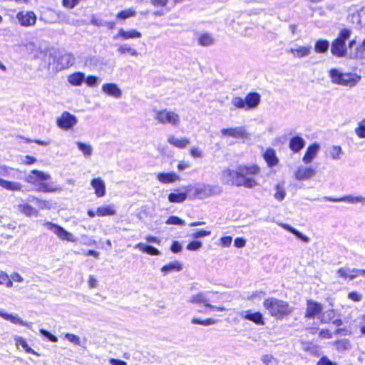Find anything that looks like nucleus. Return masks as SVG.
I'll use <instances>...</instances> for the list:
<instances>
[{"mask_svg":"<svg viewBox=\"0 0 365 365\" xmlns=\"http://www.w3.org/2000/svg\"><path fill=\"white\" fill-rule=\"evenodd\" d=\"M352 31L348 28L341 29L337 37L331 42V52L336 57L349 59H365V38L357 45L356 38L351 39Z\"/></svg>","mask_w":365,"mask_h":365,"instance_id":"nucleus-1","label":"nucleus"},{"mask_svg":"<svg viewBox=\"0 0 365 365\" xmlns=\"http://www.w3.org/2000/svg\"><path fill=\"white\" fill-rule=\"evenodd\" d=\"M260 169L256 165H240L237 169H224L220 174V180L222 184L229 186L252 188L257 185L253 176L259 173Z\"/></svg>","mask_w":365,"mask_h":365,"instance_id":"nucleus-2","label":"nucleus"},{"mask_svg":"<svg viewBox=\"0 0 365 365\" xmlns=\"http://www.w3.org/2000/svg\"><path fill=\"white\" fill-rule=\"evenodd\" d=\"M263 306L268 312L269 314L277 319H284L293 311V308L290 307L287 302L275 297L265 299L263 302Z\"/></svg>","mask_w":365,"mask_h":365,"instance_id":"nucleus-3","label":"nucleus"},{"mask_svg":"<svg viewBox=\"0 0 365 365\" xmlns=\"http://www.w3.org/2000/svg\"><path fill=\"white\" fill-rule=\"evenodd\" d=\"M261 101L259 93H248L245 98L235 97L232 99V104L237 108L249 110L257 107Z\"/></svg>","mask_w":365,"mask_h":365,"instance_id":"nucleus-4","label":"nucleus"},{"mask_svg":"<svg viewBox=\"0 0 365 365\" xmlns=\"http://www.w3.org/2000/svg\"><path fill=\"white\" fill-rule=\"evenodd\" d=\"M330 77L334 83L350 87L355 86L361 79L356 73H341L337 69L330 71Z\"/></svg>","mask_w":365,"mask_h":365,"instance_id":"nucleus-5","label":"nucleus"},{"mask_svg":"<svg viewBox=\"0 0 365 365\" xmlns=\"http://www.w3.org/2000/svg\"><path fill=\"white\" fill-rule=\"evenodd\" d=\"M154 118L161 124H170L173 126H178L180 119L178 113L166 109L155 110Z\"/></svg>","mask_w":365,"mask_h":365,"instance_id":"nucleus-6","label":"nucleus"},{"mask_svg":"<svg viewBox=\"0 0 365 365\" xmlns=\"http://www.w3.org/2000/svg\"><path fill=\"white\" fill-rule=\"evenodd\" d=\"M43 225L46 227L47 230L55 233L61 240L73 242H76L75 237L71 233L66 231L63 227L48 221L43 222Z\"/></svg>","mask_w":365,"mask_h":365,"instance_id":"nucleus-7","label":"nucleus"},{"mask_svg":"<svg viewBox=\"0 0 365 365\" xmlns=\"http://www.w3.org/2000/svg\"><path fill=\"white\" fill-rule=\"evenodd\" d=\"M347 19L355 29H361L365 26V7L351 10Z\"/></svg>","mask_w":365,"mask_h":365,"instance_id":"nucleus-8","label":"nucleus"},{"mask_svg":"<svg viewBox=\"0 0 365 365\" xmlns=\"http://www.w3.org/2000/svg\"><path fill=\"white\" fill-rule=\"evenodd\" d=\"M240 318L250 321L258 326L265 324L263 314L259 312H252V310H242L238 313Z\"/></svg>","mask_w":365,"mask_h":365,"instance_id":"nucleus-9","label":"nucleus"},{"mask_svg":"<svg viewBox=\"0 0 365 365\" xmlns=\"http://www.w3.org/2000/svg\"><path fill=\"white\" fill-rule=\"evenodd\" d=\"M78 120L74 115L65 111L57 118V125L63 130H68L77 124Z\"/></svg>","mask_w":365,"mask_h":365,"instance_id":"nucleus-10","label":"nucleus"},{"mask_svg":"<svg viewBox=\"0 0 365 365\" xmlns=\"http://www.w3.org/2000/svg\"><path fill=\"white\" fill-rule=\"evenodd\" d=\"M16 19L22 26H31L36 24V16L31 11H19L16 14Z\"/></svg>","mask_w":365,"mask_h":365,"instance_id":"nucleus-11","label":"nucleus"},{"mask_svg":"<svg viewBox=\"0 0 365 365\" xmlns=\"http://www.w3.org/2000/svg\"><path fill=\"white\" fill-rule=\"evenodd\" d=\"M221 133L223 136H230L235 138H245L248 135L244 126L222 128Z\"/></svg>","mask_w":365,"mask_h":365,"instance_id":"nucleus-12","label":"nucleus"},{"mask_svg":"<svg viewBox=\"0 0 365 365\" xmlns=\"http://www.w3.org/2000/svg\"><path fill=\"white\" fill-rule=\"evenodd\" d=\"M322 305L312 300H307L305 317L308 319H314L322 311Z\"/></svg>","mask_w":365,"mask_h":365,"instance_id":"nucleus-13","label":"nucleus"},{"mask_svg":"<svg viewBox=\"0 0 365 365\" xmlns=\"http://www.w3.org/2000/svg\"><path fill=\"white\" fill-rule=\"evenodd\" d=\"M220 192L217 187L210 185H202L195 189V193L200 198H206Z\"/></svg>","mask_w":365,"mask_h":365,"instance_id":"nucleus-14","label":"nucleus"},{"mask_svg":"<svg viewBox=\"0 0 365 365\" xmlns=\"http://www.w3.org/2000/svg\"><path fill=\"white\" fill-rule=\"evenodd\" d=\"M324 199L327 201L329 202H349L351 204L355 203H361L362 205H365V197L361 196H352V195H346L341 197L339 198H334L332 197H324Z\"/></svg>","mask_w":365,"mask_h":365,"instance_id":"nucleus-15","label":"nucleus"},{"mask_svg":"<svg viewBox=\"0 0 365 365\" xmlns=\"http://www.w3.org/2000/svg\"><path fill=\"white\" fill-rule=\"evenodd\" d=\"M316 175L315 169L312 167L299 166L294 173L295 178L297 180H308Z\"/></svg>","mask_w":365,"mask_h":365,"instance_id":"nucleus-16","label":"nucleus"},{"mask_svg":"<svg viewBox=\"0 0 365 365\" xmlns=\"http://www.w3.org/2000/svg\"><path fill=\"white\" fill-rule=\"evenodd\" d=\"M312 51V47L310 46H299L296 45L291 48L288 52L291 53L294 57L301 58L303 57L308 56Z\"/></svg>","mask_w":365,"mask_h":365,"instance_id":"nucleus-17","label":"nucleus"},{"mask_svg":"<svg viewBox=\"0 0 365 365\" xmlns=\"http://www.w3.org/2000/svg\"><path fill=\"white\" fill-rule=\"evenodd\" d=\"M319 145L317 143H314L312 145H309L303 156V162L306 164L310 163L317 155L319 150Z\"/></svg>","mask_w":365,"mask_h":365,"instance_id":"nucleus-18","label":"nucleus"},{"mask_svg":"<svg viewBox=\"0 0 365 365\" xmlns=\"http://www.w3.org/2000/svg\"><path fill=\"white\" fill-rule=\"evenodd\" d=\"M141 36V33L135 29L125 31L123 29H120L118 34L113 38L115 39L121 38L124 40H128L130 38H140Z\"/></svg>","mask_w":365,"mask_h":365,"instance_id":"nucleus-19","label":"nucleus"},{"mask_svg":"<svg viewBox=\"0 0 365 365\" xmlns=\"http://www.w3.org/2000/svg\"><path fill=\"white\" fill-rule=\"evenodd\" d=\"M91 185L94 189L97 197H102L106 195V185L101 178H93L91 181Z\"/></svg>","mask_w":365,"mask_h":365,"instance_id":"nucleus-20","label":"nucleus"},{"mask_svg":"<svg viewBox=\"0 0 365 365\" xmlns=\"http://www.w3.org/2000/svg\"><path fill=\"white\" fill-rule=\"evenodd\" d=\"M50 175L38 170H33L27 177V181L35 183L37 181L43 182L50 179Z\"/></svg>","mask_w":365,"mask_h":365,"instance_id":"nucleus-21","label":"nucleus"},{"mask_svg":"<svg viewBox=\"0 0 365 365\" xmlns=\"http://www.w3.org/2000/svg\"><path fill=\"white\" fill-rule=\"evenodd\" d=\"M304 146L305 140L299 135L292 137L289 140V147L294 153L299 152Z\"/></svg>","mask_w":365,"mask_h":365,"instance_id":"nucleus-22","label":"nucleus"},{"mask_svg":"<svg viewBox=\"0 0 365 365\" xmlns=\"http://www.w3.org/2000/svg\"><path fill=\"white\" fill-rule=\"evenodd\" d=\"M0 317H1L3 319H4L6 320L11 322V323H13L14 324H19V325H21L24 327H26L29 329L31 328L30 325L27 322L21 320L16 315H13L12 314H9V313H6V312H3L0 311Z\"/></svg>","mask_w":365,"mask_h":365,"instance_id":"nucleus-23","label":"nucleus"},{"mask_svg":"<svg viewBox=\"0 0 365 365\" xmlns=\"http://www.w3.org/2000/svg\"><path fill=\"white\" fill-rule=\"evenodd\" d=\"M135 247L136 249H138L143 253H146L151 256H158L161 254L160 251L157 248L154 247L153 246L143 244L141 242L137 244Z\"/></svg>","mask_w":365,"mask_h":365,"instance_id":"nucleus-24","label":"nucleus"},{"mask_svg":"<svg viewBox=\"0 0 365 365\" xmlns=\"http://www.w3.org/2000/svg\"><path fill=\"white\" fill-rule=\"evenodd\" d=\"M116 214L113 205H108L98 207L96 210V215L99 217L111 216Z\"/></svg>","mask_w":365,"mask_h":365,"instance_id":"nucleus-25","label":"nucleus"},{"mask_svg":"<svg viewBox=\"0 0 365 365\" xmlns=\"http://www.w3.org/2000/svg\"><path fill=\"white\" fill-rule=\"evenodd\" d=\"M182 269V264L178 261L171 262L161 268V272L166 275L172 272H180Z\"/></svg>","mask_w":365,"mask_h":365,"instance_id":"nucleus-26","label":"nucleus"},{"mask_svg":"<svg viewBox=\"0 0 365 365\" xmlns=\"http://www.w3.org/2000/svg\"><path fill=\"white\" fill-rule=\"evenodd\" d=\"M157 178L162 183H171L178 180L179 177L174 173H160Z\"/></svg>","mask_w":365,"mask_h":365,"instance_id":"nucleus-27","label":"nucleus"},{"mask_svg":"<svg viewBox=\"0 0 365 365\" xmlns=\"http://www.w3.org/2000/svg\"><path fill=\"white\" fill-rule=\"evenodd\" d=\"M264 158L269 167H273L278 163V158L272 148H269L264 152Z\"/></svg>","mask_w":365,"mask_h":365,"instance_id":"nucleus-28","label":"nucleus"},{"mask_svg":"<svg viewBox=\"0 0 365 365\" xmlns=\"http://www.w3.org/2000/svg\"><path fill=\"white\" fill-rule=\"evenodd\" d=\"M85 80V75L82 72H75L68 76V81L73 86H80Z\"/></svg>","mask_w":365,"mask_h":365,"instance_id":"nucleus-29","label":"nucleus"},{"mask_svg":"<svg viewBox=\"0 0 365 365\" xmlns=\"http://www.w3.org/2000/svg\"><path fill=\"white\" fill-rule=\"evenodd\" d=\"M187 197V192H171L168 195V200L173 203H180Z\"/></svg>","mask_w":365,"mask_h":365,"instance_id":"nucleus-30","label":"nucleus"},{"mask_svg":"<svg viewBox=\"0 0 365 365\" xmlns=\"http://www.w3.org/2000/svg\"><path fill=\"white\" fill-rule=\"evenodd\" d=\"M187 302L192 304H205V305H207L209 299L207 297L206 292H200L197 294L191 296Z\"/></svg>","mask_w":365,"mask_h":365,"instance_id":"nucleus-31","label":"nucleus"},{"mask_svg":"<svg viewBox=\"0 0 365 365\" xmlns=\"http://www.w3.org/2000/svg\"><path fill=\"white\" fill-rule=\"evenodd\" d=\"M334 345L335 346L337 351L340 353H343L351 348V344L348 339L337 340L334 343Z\"/></svg>","mask_w":365,"mask_h":365,"instance_id":"nucleus-32","label":"nucleus"},{"mask_svg":"<svg viewBox=\"0 0 365 365\" xmlns=\"http://www.w3.org/2000/svg\"><path fill=\"white\" fill-rule=\"evenodd\" d=\"M168 142L179 148H183L186 147L189 143L190 140L187 138H176L173 135H170L168 138Z\"/></svg>","mask_w":365,"mask_h":365,"instance_id":"nucleus-33","label":"nucleus"},{"mask_svg":"<svg viewBox=\"0 0 365 365\" xmlns=\"http://www.w3.org/2000/svg\"><path fill=\"white\" fill-rule=\"evenodd\" d=\"M19 210L27 217L38 215V212L28 203L19 205Z\"/></svg>","mask_w":365,"mask_h":365,"instance_id":"nucleus-34","label":"nucleus"},{"mask_svg":"<svg viewBox=\"0 0 365 365\" xmlns=\"http://www.w3.org/2000/svg\"><path fill=\"white\" fill-rule=\"evenodd\" d=\"M0 186L2 187L12 191L20 190L21 189V185L19 182H11L4 180L0 178Z\"/></svg>","mask_w":365,"mask_h":365,"instance_id":"nucleus-35","label":"nucleus"},{"mask_svg":"<svg viewBox=\"0 0 365 365\" xmlns=\"http://www.w3.org/2000/svg\"><path fill=\"white\" fill-rule=\"evenodd\" d=\"M198 43L202 46H209L214 43L215 38L212 34L205 33L201 34L197 39Z\"/></svg>","mask_w":365,"mask_h":365,"instance_id":"nucleus-36","label":"nucleus"},{"mask_svg":"<svg viewBox=\"0 0 365 365\" xmlns=\"http://www.w3.org/2000/svg\"><path fill=\"white\" fill-rule=\"evenodd\" d=\"M303 350L314 356H319L321 355L320 347L312 343H306L303 346Z\"/></svg>","mask_w":365,"mask_h":365,"instance_id":"nucleus-37","label":"nucleus"},{"mask_svg":"<svg viewBox=\"0 0 365 365\" xmlns=\"http://www.w3.org/2000/svg\"><path fill=\"white\" fill-rule=\"evenodd\" d=\"M14 340L16 341V345L17 347H19V346H21L22 348L24 349V350L26 353L36 354V352L34 351V350L29 346V344H27V342L23 337L19 336H15Z\"/></svg>","mask_w":365,"mask_h":365,"instance_id":"nucleus-38","label":"nucleus"},{"mask_svg":"<svg viewBox=\"0 0 365 365\" xmlns=\"http://www.w3.org/2000/svg\"><path fill=\"white\" fill-rule=\"evenodd\" d=\"M118 52L120 54L128 53L132 56H137L138 52L134 48H132L128 44H121L118 48Z\"/></svg>","mask_w":365,"mask_h":365,"instance_id":"nucleus-39","label":"nucleus"},{"mask_svg":"<svg viewBox=\"0 0 365 365\" xmlns=\"http://www.w3.org/2000/svg\"><path fill=\"white\" fill-rule=\"evenodd\" d=\"M24 47L29 53L34 56H37L41 52V48L34 41L26 42L24 44Z\"/></svg>","mask_w":365,"mask_h":365,"instance_id":"nucleus-40","label":"nucleus"},{"mask_svg":"<svg viewBox=\"0 0 365 365\" xmlns=\"http://www.w3.org/2000/svg\"><path fill=\"white\" fill-rule=\"evenodd\" d=\"M329 47V43L327 40H318L314 45V51L317 53H324Z\"/></svg>","mask_w":365,"mask_h":365,"instance_id":"nucleus-41","label":"nucleus"},{"mask_svg":"<svg viewBox=\"0 0 365 365\" xmlns=\"http://www.w3.org/2000/svg\"><path fill=\"white\" fill-rule=\"evenodd\" d=\"M77 147L81 150L85 157H89L92 154V147L89 144H86L82 142H76Z\"/></svg>","mask_w":365,"mask_h":365,"instance_id":"nucleus-42","label":"nucleus"},{"mask_svg":"<svg viewBox=\"0 0 365 365\" xmlns=\"http://www.w3.org/2000/svg\"><path fill=\"white\" fill-rule=\"evenodd\" d=\"M30 201L41 209H50L51 207V203L49 201L41 200L35 197H33Z\"/></svg>","mask_w":365,"mask_h":365,"instance_id":"nucleus-43","label":"nucleus"},{"mask_svg":"<svg viewBox=\"0 0 365 365\" xmlns=\"http://www.w3.org/2000/svg\"><path fill=\"white\" fill-rule=\"evenodd\" d=\"M335 317V312L333 309L327 310L321 314L319 318L323 323H328Z\"/></svg>","mask_w":365,"mask_h":365,"instance_id":"nucleus-44","label":"nucleus"},{"mask_svg":"<svg viewBox=\"0 0 365 365\" xmlns=\"http://www.w3.org/2000/svg\"><path fill=\"white\" fill-rule=\"evenodd\" d=\"M217 322V320L212 319H207L205 320L198 319V318H193L191 320V323L193 324H200L203 326H210L215 324Z\"/></svg>","mask_w":365,"mask_h":365,"instance_id":"nucleus-45","label":"nucleus"},{"mask_svg":"<svg viewBox=\"0 0 365 365\" xmlns=\"http://www.w3.org/2000/svg\"><path fill=\"white\" fill-rule=\"evenodd\" d=\"M165 223L167 225H175L180 226H183L185 225V220H182L181 218L175 215L170 216L166 220Z\"/></svg>","mask_w":365,"mask_h":365,"instance_id":"nucleus-46","label":"nucleus"},{"mask_svg":"<svg viewBox=\"0 0 365 365\" xmlns=\"http://www.w3.org/2000/svg\"><path fill=\"white\" fill-rule=\"evenodd\" d=\"M355 133L360 138H365V118L358 123L355 128Z\"/></svg>","mask_w":365,"mask_h":365,"instance_id":"nucleus-47","label":"nucleus"},{"mask_svg":"<svg viewBox=\"0 0 365 365\" xmlns=\"http://www.w3.org/2000/svg\"><path fill=\"white\" fill-rule=\"evenodd\" d=\"M135 11L133 9H126L124 11H121L117 14V18L120 19H126L130 17H133L135 16Z\"/></svg>","mask_w":365,"mask_h":365,"instance_id":"nucleus-48","label":"nucleus"},{"mask_svg":"<svg viewBox=\"0 0 365 365\" xmlns=\"http://www.w3.org/2000/svg\"><path fill=\"white\" fill-rule=\"evenodd\" d=\"M276 192L274 194V197L278 201H282L286 195V192L284 189L279 184H277L275 186Z\"/></svg>","mask_w":365,"mask_h":365,"instance_id":"nucleus-49","label":"nucleus"},{"mask_svg":"<svg viewBox=\"0 0 365 365\" xmlns=\"http://www.w3.org/2000/svg\"><path fill=\"white\" fill-rule=\"evenodd\" d=\"M343 153L342 149L340 146L334 145L330 150V155L334 160H339Z\"/></svg>","mask_w":365,"mask_h":365,"instance_id":"nucleus-50","label":"nucleus"},{"mask_svg":"<svg viewBox=\"0 0 365 365\" xmlns=\"http://www.w3.org/2000/svg\"><path fill=\"white\" fill-rule=\"evenodd\" d=\"M205 310H199V312L207 313L208 312H223L225 310V308L224 307L213 306L210 304L209 302L207 304V305H205Z\"/></svg>","mask_w":365,"mask_h":365,"instance_id":"nucleus-51","label":"nucleus"},{"mask_svg":"<svg viewBox=\"0 0 365 365\" xmlns=\"http://www.w3.org/2000/svg\"><path fill=\"white\" fill-rule=\"evenodd\" d=\"M40 333L42 336L47 339L48 341H50L51 342H56L58 341V338L56 336H54L50 331H48L44 329H41Z\"/></svg>","mask_w":365,"mask_h":365,"instance_id":"nucleus-52","label":"nucleus"},{"mask_svg":"<svg viewBox=\"0 0 365 365\" xmlns=\"http://www.w3.org/2000/svg\"><path fill=\"white\" fill-rule=\"evenodd\" d=\"M202 246V243L200 241L194 240L189 242L186 247L187 250L190 251H197L200 249Z\"/></svg>","mask_w":365,"mask_h":365,"instance_id":"nucleus-53","label":"nucleus"},{"mask_svg":"<svg viewBox=\"0 0 365 365\" xmlns=\"http://www.w3.org/2000/svg\"><path fill=\"white\" fill-rule=\"evenodd\" d=\"M210 234H211L210 231H207V230H195V232H193L191 235V236L194 239H199V238H202V237H205L207 236H210Z\"/></svg>","mask_w":365,"mask_h":365,"instance_id":"nucleus-54","label":"nucleus"},{"mask_svg":"<svg viewBox=\"0 0 365 365\" xmlns=\"http://www.w3.org/2000/svg\"><path fill=\"white\" fill-rule=\"evenodd\" d=\"M37 190L43 192H51L54 191L49 184L43 182H41L38 185Z\"/></svg>","mask_w":365,"mask_h":365,"instance_id":"nucleus-55","label":"nucleus"},{"mask_svg":"<svg viewBox=\"0 0 365 365\" xmlns=\"http://www.w3.org/2000/svg\"><path fill=\"white\" fill-rule=\"evenodd\" d=\"M84 81L86 84L90 87H94L97 86L99 83V79L98 77L94 76H89L87 78L85 77Z\"/></svg>","mask_w":365,"mask_h":365,"instance_id":"nucleus-56","label":"nucleus"},{"mask_svg":"<svg viewBox=\"0 0 365 365\" xmlns=\"http://www.w3.org/2000/svg\"><path fill=\"white\" fill-rule=\"evenodd\" d=\"M65 338L69 341L70 342L76 344V345H81V340L80 338L73 334L67 333L65 335Z\"/></svg>","mask_w":365,"mask_h":365,"instance_id":"nucleus-57","label":"nucleus"},{"mask_svg":"<svg viewBox=\"0 0 365 365\" xmlns=\"http://www.w3.org/2000/svg\"><path fill=\"white\" fill-rule=\"evenodd\" d=\"M103 91H120L115 83H106L102 86Z\"/></svg>","mask_w":365,"mask_h":365,"instance_id":"nucleus-58","label":"nucleus"},{"mask_svg":"<svg viewBox=\"0 0 365 365\" xmlns=\"http://www.w3.org/2000/svg\"><path fill=\"white\" fill-rule=\"evenodd\" d=\"M317 365H337V364L331 361L327 356H323L317 361Z\"/></svg>","mask_w":365,"mask_h":365,"instance_id":"nucleus-59","label":"nucleus"},{"mask_svg":"<svg viewBox=\"0 0 365 365\" xmlns=\"http://www.w3.org/2000/svg\"><path fill=\"white\" fill-rule=\"evenodd\" d=\"M359 327L362 335L365 336V313L359 317Z\"/></svg>","mask_w":365,"mask_h":365,"instance_id":"nucleus-60","label":"nucleus"},{"mask_svg":"<svg viewBox=\"0 0 365 365\" xmlns=\"http://www.w3.org/2000/svg\"><path fill=\"white\" fill-rule=\"evenodd\" d=\"M182 245L178 241H173L170 246V250L173 253H179L182 251Z\"/></svg>","mask_w":365,"mask_h":365,"instance_id":"nucleus-61","label":"nucleus"},{"mask_svg":"<svg viewBox=\"0 0 365 365\" xmlns=\"http://www.w3.org/2000/svg\"><path fill=\"white\" fill-rule=\"evenodd\" d=\"M61 61H65L66 66H69L73 63L74 61V57L71 53H66L63 56H61Z\"/></svg>","mask_w":365,"mask_h":365,"instance_id":"nucleus-62","label":"nucleus"},{"mask_svg":"<svg viewBox=\"0 0 365 365\" xmlns=\"http://www.w3.org/2000/svg\"><path fill=\"white\" fill-rule=\"evenodd\" d=\"M348 298L354 302H359L361 300L362 295L357 292L353 291L348 294Z\"/></svg>","mask_w":365,"mask_h":365,"instance_id":"nucleus-63","label":"nucleus"},{"mask_svg":"<svg viewBox=\"0 0 365 365\" xmlns=\"http://www.w3.org/2000/svg\"><path fill=\"white\" fill-rule=\"evenodd\" d=\"M220 244L224 247H228L230 246L232 238L230 236H225L220 238Z\"/></svg>","mask_w":365,"mask_h":365,"instance_id":"nucleus-64","label":"nucleus"}]
</instances>
